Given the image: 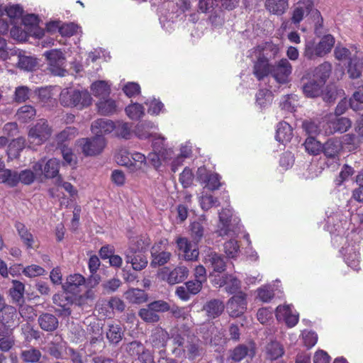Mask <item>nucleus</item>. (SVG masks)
I'll use <instances>...</instances> for the list:
<instances>
[{"instance_id": "obj_39", "label": "nucleus", "mask_w": 363, "mask_h": 363, "mask_svg": "<svg viewBox=\"0 0 363 363\" xmlns=\"http://www.w3.org/2000/svg\"><path fill=\"white\" fill-rule=\"evenodd\" d=\"M121 349L130 357H138L146 347L140 341L133 340L130 342L123 343Z\"/></svg>"}, {"instance_id": "obj_12", "label": "nucleus", "mask_w": 363, "mask_h": 363, "mask_svg": "<svg viewBox=\"0 0 363 363\" xmlns=\"http://www.w3.org/2000/svg\"><path fill=\"white\" fill-rule=\"evenodd\" d=\"M292 72V66L288 60L283 58L271 67V74L279 84H286Z\"/></svg>"}, {"instance_id": "obj_15", "label": "nucleus", "mask_w": 363, "mask_h": 363, "mask_svg": "<svg viewBox=\"0 0 363 363\" xmlns=\"http://www.w3.org/2000/svg\"><path fill=\"white\" fill-rule=\"evenodd\" d=\"M125 262L131 264L133 269L141 271L145 269L148 263L147 257L142 252H135L133 248H128L124 252Z\"/></svg>"}, {"instance_id": "obj_5", "label": "nucleus", "mask_w": 363, "mask_h": 363, "mask_svg": "<svg viewBox=\"0 0 363 363\" xmlns=\"http://www.w3.org/2000/svg\"><path fill=\"white\" fill-rule=\"evenodd\" d=\"M247 295L243 291H238L230 297L226 303V309L231 318L242 316L247 310Z\"/></svg>"}, {"instance_id": "obj_9", "label": "nucleus", "mask_w": 363, "mask_h": 363, "mask_svg": "<svg viewBox=\"0 0 363 363\" xmlns=\"http://www.w3.org/2000/svg\"><path fill=\"white\" fill-rule=\"evenodd\" d=\"M354 240V244H348L346 247L342 248V252L344 253L345 259L347 264L354 270H358L359 262V250L360 241L359 237Z\"/></svg>"}, {"instance_id": "obj_51", "label": "nucleus", "mask_w": 363, "mask_h": 363, "mask_svg": "<svg viewBox=\"0 0 363 363\" xmlns=\"http://www.w3.org/2000/svg\"><path fill=\"white\" fill-rule=\"evenodd\" d=\"M138 315L143 321L147 323H157L160 320V315L152 311L148 304L139 310Z\"/></svg>"}, {"instance_id": "obj_57", "label": "nucleus", "mask_w": 363, "mask_h": 363, "mask_svg": "<svg viewBox=\"0 0 363 363\" xmlns=\"http://www.w3.org/2000/svg\"><path fill=\"white\" fill-rule=\"evenodd\" d=\"M128 116L132 120H138L145 114V109L143 105L135 103L125 108Z\"/></svg>"}, {"instance_id": "obj_1", "label": "nucleus", "mask_w": 363, "mask_h": 363, "mask_svg": "<svg viewBox=\"0 0 363 363\" xmlns=\"http://www.w3.org/2000/svg\"><path fill=\"white\" fill-rule=\"evenodd\" d=\"M92 98L85 89L79 90L69 87L63 89L60 94V104L65 107L77 108L82 110L91 104Z\"/></svg>"}, {"instance_id": "obj_35", "label": "nucleus", "mask_w": 363, "mask_h": 363, "mask_svg": "<svg viewBox=\"0 0 363 363\" xmlns=\"http://www.w3.org/2000/svg\"><path fill=\"white\" fill-rule=\"evenodd\" d=\"M152 137L154 138L152 142L153 151H158L164 160L169 159L171 157L172 151L171 149H167L165 147L164 137L156 133L152 134Z\"/></svg>"}, {"instance_id": "obj_26", "label": "nucleus", "mask_w": 363, "mask_h": 363, "mask_svg": "<svg viewBox=\"0 0 363 363\" xmlns=\"http://www.w3.org/2000/svg\"><path fill=\"white\" fill-rule=\"evenodd\" d=\"M115 129L114 123L112 121L105 118H100L94 121L91 124V131L96 136L108 134Z\"/></svg>"}, {"instance_id": "obj_43", "label": "nucleus", "mask_w": 363, "mask_h": 363, "mask_svg": "<svg viewBox=\"0 0 363 363\" xmlns=\"http://www.w3.org/2000/svg\"><path fill=\"white\" fill-rule=\"evenodd\" d=\"M42 353L36 347H30L26 350H21L20 358L25 363H35L40 361Z\"/></svg>"}, {"instance_id": "obj_18", "label": "nucleus", "mask_w": 363, "mask_h": 363, "mask_svg": "<svg viewBox=\"0 0 363 363\" xmlns=\"http://www.w3.org/2000/svg\"><path fill=\"white\" fill-rule=\"evenodd\" d=\"M276 318L279 321H284L289 328L295 326L298 321V314L294 313L289 305L279 306L276 309Z\"/></svg>"}, {"instance_id": "obj_42", "label": "nucleus", "mask_w": 363, "mask_h": 363, "mask_svg": "<svg viewBox=\"0 0 363 363\" xmlns=\"http://www.w3.org/2000/svg\"><path fill=\"white\" fill-rule=\"evenodd\" d=\"M26 146V139L19 137L13 139L8 145L7 155L10 158H17Z\"/></svg>"}, {"instance_id": "obj_63", "label": "nucleus", "mask_w": 363, "mask_h": 363, "mask_svg": "<svg viewBox=\"0 0 363 363\" xmlns=\"http://www.w3.org/2000/svg\"><path fill=\"white\" fill-rule=\"evenodd\" d=\"M116 160L118 164L128 167L131 170V153L126 150H121L116 155Z\"/></svg>"}, {"instance_id": "obj_49", "label": "nucleus", "mask_w": 363, "mask_h": 363, "mask_svg": "<svg viewBox=\"0 0 363 363\" xmlns=\"http://www.w3.org/2000/svg\"><path fill=\"white\" fill-rule=\"evenodd\" d=\"M190 235L195 243H199L203 239L205 234V228L200 221L192 222L189 225Z\"/></svg>"}, {"instance_id": "obj_13", "label": "nucleus", "mask_w": 363, "mask_h": 363, "mask_svg": "<svg viewBox=\"0 0 363 363\" xmlns=\"http://www.w3.org/2000/svg\"><path fill=\"white\" fill-rule=\"evenodd\" d=\"M35 175L43 174L45 179H52L55 177L59 172V163L55 159L49 160L45 164L44 161H40L33 165Z\"/></svg>"}, {"instance_id": "obj_48", "label": "nucleus", "mask_w": 363, "mask_h": 363, "mask_svg": "<svg viewBox=\"0 0 363 363\" xmlns=\"http://www.w3.org/2000/svg\"><path fill=\"white\" fill-rule=\"evenodd\" d=\"M35 113L36 111L34 107L29 105H25L18 108L16 116L18 121L23 123H26L33 118Z\"/></svg>"}, {"instance_id": "obj_47", "label": "nucleus", "mask_w": 363, "mask_h": 363, "mask_svg": "<svg viewBox=\"0 0 363 363\" xmlns=\"http://www.w3.org/2000/svg\"><path fill=\"white\" fill-rule=\"evenodd\" d=\"M98 111L101 115L107 116L116 111V101L111 99H101L96 104Z\"/></svg>"}, {"instance_id": "obj_44", "label": "nucleus", "mask_w": 363, "mask_h": 363, "mask_svg": "<svg viewBox=\"0 0 363 363\" xmlns=\"http://www.w3.org/2000/svg\"><path fill=\"white\" fill-rule=\"evenodd\" d=\"M125 298L132 303L140 304L147 301L148 296L144 290L130 289L125 292Z\"/></svg>"}, {"instance_id": "obj_54", "label": "nucleus", "mask_w": 363, "mask_h": 363, "mask_svg": "<svg viewBox=\"0 0 363 363\" xmlns=\"http://www.w3.org/2000/svg\"><path fill=\"white\" fill-rule=\"evenodd\" d=\"M24 290L25 286L22 282L16 280L13 281V286L9 292L14 302L19 303L23 301Z\"/></svg>"}, {"instance_id": "obj_58", "label": "nucleus", "mask_w": 363, "mask_h": 363, "mask_svg": "<svg viewBox=\"0 0 363 363\" xmlns=\"http://www.w3.org/2000/svg\"><path fill=\"white\" fill-rule=\"evenodd\" d=\"M197 179L200 182H219L221 177L218 174L208 171L205 167H200L197 170Z\"/></svg>"}, {"instance_id": "obj_55", "label": "nucleus", "mask_w": 363, "mask_h": 363, "mask_svg": "<svg viewBox=\"0 0 363 363\" xmlns=\"http://www.w3.org/2000/svg\"><path fill=\"white\" fill-rule=\"evenodd\" d=\"M362 141L359 136L353 133H347L342 136V143L347 147L349 151L357 150Z\"/></svg>"}, {"instance_id": "obj_62", "label": "nucleus", "mask_w": 363, "mask_h": 363, "mask_svg": "<svg viewBox=\"0 0 363 363\" xmlns=\"http://www.w3.org/2000/svg\"><path fill=\"white\" fill-rule=\"evenodd\" d=\"M62 189L67 191L71 196H75L77 193V190L74 188L71 183H57L56 188H52L49 190L50 196L52 197H59L60 194L57 192L60 191V190Z\"/></svg>"}, {"instance_id": "obj_20", "label": "nucleus", "mask_w": 363, "mask_h": 363, "mask_svg": "<svg viewBox=\"0 0 363 363\" xmlns=\"http://www.w3.org/2000/svg\"><path fill=\"white\" fill-rule=\"evenodd\" d=\"M223 301L213 298L208 301L203 306V311L206 313L208 319H215L222 315L225 309Z\"/></svg>"}, {"instance_id": "obj_4", "label": "nucleus", "mask_w": 363, "mask_h": 363, "mask_svg": "<svg viewBox=\"0 0 363 363\" xmlns=\"http://www.w3.org/2000/svg\"><path fill=\"white\" fill-rule=\"evenodd\" d=\"M78 145L85 156H95L100 154L106 145L104 136L97 135L92 138H81Z\"/></svg>"}, {"instance_id": "obj_7", "label": "nucleus", "mask_w": 363, "mask_h": 363, "mask_svg": "<svg viewBox=\"0 0 363 363\" xmlns=\"http://www.w3.org/2000/svg\"><path fill=\"white\" fill-rule=\"evenodd\" d=\"M352 127V121L347 117L335 116L326 122L323 126L325 134L331 135L335 133H344Z\"/></svg>"}, {"instance_id": "obj_8", "label": "nucleus", "mask_w": 363, "mask_h": 363, "mask_svg": "<svg viewBox=\"0 0 363 363\" xmlns=\"http://www.w3.org/2000/svg\"><path fill=\"white\" fill-rule=\"evenodd\" d=\"M203 187L201 196L200 197V204L203 210L208 211L213 206H218L220 202L216 198L211 194L218 190L221 186L222 183H205Z\"/></svg>"}, {"instance_id": "obj_34", "label": "nucleus", "mask_w": 363, "mask_h": 363, "mask_svg": "<svg viewBox=\"0 0 363 363\" xmlns=\"http://www.w3.org/2000/svg\"><path fill=\"white\" fill-rule=\"evenodd\" d=\"M269 73H271V67L268 63L267 59L264 57H259L253 67V74L260 81Z\"/></svg>"}, {"instance_id": "obj_16", "label": "nucleus", "mask_w": 363, "mask_h": 363, "mask_svg": "<svg viewBox=\"0 0 363 363\" xmlns=\"http://www.w3.org/2000/svg\"><path fill=\"white\" fill-rule=\"evenodd\" d=\"M162 244L163 241L160 240L152 247L150 266L153 268L164 265L170 260L172 257L169 252L162 250L161 245Z\"/></svg>"}, {"instance_id": "obj_37", "label": "nucleus", "mask_w": 363, "mask_h": 363, "mask_svg": "<svg viewBox=\"0 0 363 363\" xmlns=\"http://www.w3.org/2000/svg\"><path fill=\"white\" fill-rule=\"evenodd\" d=\"M323 87V85L313 79L303 84L302 90L306 96L308 98H315L322 94Z\"/></svg>"}, {"instance_id": "obj_23", "label": "nucleus", "mask_w": 363, "mask_h": 363, "mask_svg": "<svg viewBox=\"0 0 363 363\" xmlns=\"http://www.w3.org/2000/svg\"><path fill=\"white\" fill-rule=\"evenodd\" d=\"M85 284V278L79 274H70L62 285L63 291L75 294L79 291V287Z\"/></svg>"}, {"instance_id": "obj_6", "label": "nucleus", "mask_w": 363, "mask_h": 363, "mask_svg": "<svg viewBox=\"0 0 363 363\" xmlns=\"http://www.w3.org/2000/svg\"><path fill=\"white\" fill-rule=\"evenodd\" d=\"M44 56L48 60L49 69L57 76H64L66 72L64 68L65 64V58L63 53L58 50H51L46 51Z\"/></svg>"}, {"instance_id": "obj_45", "label": "nucleus", "mask_w": 363, "mask_h": 363, "mask_svg": "<svg viewBox=\"0 0 363 363\" xmlns=\"http://www.w3.org/2000/svg\"><path fill=\"white\" fill-rule=\"evenodd\" d=\"M155 128V125L151 121H142L139 123L134 130L135 135L140 140H146L152 134L150 133V130Z\"/></svg>"}, {"instance_id": "obj_41", "label": "nucleus", "mask_w": 363, "mask_h": 363, "mask_svg": "<svg viewBox=\"0 0 363 363\" xmlns=\"http://www.w3.org/2000/svg\"><path fill=\"white\" fill-rule=\"evenodd\" d=\"M169 337L170 339H172L174 345L184 347L187 342V340L190 339L191 336L189 335L186 330H181L179 328H174L171 330Z\"/></svg>"}, {"instance_id": "obj_2", "label": "nucleus", "mask_w": 363, "mask_h": 363, "mask_svg": "<svg viewBox=\"0 0 363 363\" xmlns=\"http://www.w3.org/2000/svg\"><path fill=\"white\" fill-rule=\"evenodd\" d=\"M240 219L233 215L230 207L223 208L218 212V223L215 231L219 237H224L235 233L239 228Z\"/></svg>"}, {"instance_id": "obj_22", "label": "nucleus", "mask_w": 363, "mask_h": 363, "mask_svg": "<svg viewBox=\"0 0 363 363\" xmlns=\"http://www.w3.org/2000/svg\"><path fill=\"white\" fill-rule=\"evenodd\" d=\"M255 354V351L254 347L252 345L248 346L244 344H240L234 349L229 351L228 359L238 362L247 356L253 357Z\"/></svg>"}, {"instance_id": "obj_27", "label": "nucleus", "mask_w": 363, "mask_h": 363, "mask_svg": "<svg viewBox=\"0 0 363 363\" xmlns=\"http://www.w3.org/2000/svg\"><path fill=\"white\" fill-rule=\"evenodd\" d=\"M264 7L271 14L280 16L287 11L289 2L288 0H265Z\"/></svg>"}, {"instance_id": "obj_31", "label": "nucleus", "mask_w": 363, "mask_h": 363, "mask_svg": "<svg viewBox=\"0 0 363 363\" xmlns=\"http://www.w3.org/2000/svg\"><path fill=\"white\" fill-rule=\"evenodd\" d=\"M189 269L185 266H177L167 276L166 281L168 284L174 285L182 282L188 277Z\"/></svg>"}, {"instance_id": "obj_30", "label": "nucleus", "mask_w": 363, "mask_h": 363, "mask_svg": "<svg viewBox=\"0 0 363 363\" xmlns=\"http://www.w3.org/2000/svg\"><path fill=\"white\" fill-rule=\"evenodd\" d=\"M332 65L328 62H324L316 67L313 72V79L322 85H325L331 74Z\"/></svg>"}, {"instance_id": "obj_38", "label": "nucleus", "mask_w": 363, "mask_h": 363, "mask_svg": "<svg viewBox=\"0 0 363 363\" xmlns=\"http://www.w3.org/2000/svg\"><path fill=\"white\" fill-rule=\"evenodd\" d=\"M303 55L304 57L309 60H314L318 57H324L318 43L312 40L306 42Z\"/></svg>"}, {"instance_id": "obj_33", "label": "nucleus", "mask_w": 363, "mask_h": 363, "mask_svg": "<svg viewBox=\"0 0 363 363\" xmlns=\"http://www.w3.org/2000/svg\"><path fill=\"white\" fill-rule=\"evenodd\" d=\"M293 137L291 126L285 121L279 122L277 127L275 138L279 143L289 142Z\"/></svg>"}, {"instance_id": "obj_3", "label": "nucleus", "mask_w": 363, "mask_h": 363, "mask_svg": "<svg viewBox=\"0 0 363 363\" xmlns=\"http://www.w3.org/2000/svg\"><path fill=\"white\" fill-rule=\"evenodd\" d=\"M52 128L46 119L40 118L33 124L28 130V139L31 143L40 145L52 135Z\"/></svg>"}, {"instance_id": "obj_64", "label": "nucleus", "mask_w": 363, "mask_h": 363, "mask_svg": "<svg viewBox=\"0 0 363 363\" xmlns=\"http://www.w3.org/2000/svg\"><path fill=\"white\" fill-rule=\"evenodd\" d=\"M358 102L363 104V84L359 86L357 90L353 93L352 97L350 100L351 108L354 111L357 110L358 108Z\"/></svg>"}, {"instance_id": "obj_50", "label": "nucleus", "mask_w": 363, "mask_h": 363, "mask_svg": "<svg viewBox=\"0 0 363 363\" xmlns=\"http://www.w3.org/2000/svg\"><path fill=\"white\" fill-rule=\"evenodd\" d=\"M78 135V130L74 126H68L60 132L55 138L58 145H62L65 142L72 140Z\"/></svg>"}, {"instance_id": "obj_60", "label": "nucleus", "mask_w": 363, "mask_h": 363, "mask_svg": "<svg viewBox=\"0 0 363 363\" xmlns=\"http://www.w3.org/2000/svg\"><path fill=\"white\" fill-rule=\"evenodd\" d=\"M133 243H131L128 248H133L135 252H142L146 250L148 246L150 245V239L145 235H141L137 237L133 240Z\"/></svg>"}, {"instance_id": "obj_14", "label": "nucleus", "mask_w": 363, "mask_h": 363, "mask_svg": "<svg viewBox=\"0 0 363 363\" xmlns=\"http://www.w3.org/2000/svg\"><path fill=\"white\" fill-rule=\"evenodd\" d=\"M0 182H34V174L30 169L21 172L5 169L0 171Z\"/></svg>"}, {"instance_id": "obj_29", "label": "nucleus", "mask_w": 363, "mask_h": 363, "mask_svg": "<svg viewBox=\"0 0 363 363\" xmlns=\"http://www.w3.org/2000/svg\"><path fill=\"white\" fill-rule=\"evenodd\" d=\"M342 150L341 142L336 138H330L322 145V151L325 157L335 159L338 157Z\"/></svg>"}, {"instance_id": "obj_61", "label": "nucleus", "mask_w": 363, "mask_h": 363, "mask_svg": "<svg viewBox=\"0 0 363 363\" xmlns=\"http://www.w3.org/2000/svg\"><path fill=\"white\" fill-rule=\"evenodd\" d=\"M335 44V38L330 35H325L320 42L318 43L319 48L320 49L323 54L326 55L329 52H330L332 48H333Z\"/></svg>"}, {"instance_id": "obj_56", "label": "nucleus", "mask_w": 363, "mask_h": 363, "mask_svg": "<svg viewBox=\"0 0 363 363\" xmlns=\"http://www.w3.org/2000/svg\"><path fill=\"white\" fill-rule=\"evenodd\" d=\"M304 146L306 151L312 155H317L322 151V144L313 136L306 138Z\"/></svg>"}, {"instance_id": "obj_59", "label": "nucleus", "mask_w": 363, "mask_h": 363, "mask_svg": "<svg viewBox=\"0 0 363 363\" xmlns=\"http://www.w3.org/2000/svg\"><path fill=\"white\" fill-rule=\"evenodd\" d=\"M21 332L26 341L30 342L33 340L40 338V332L34 329L33 326L29 323H26L21 325Z\"/></svg>"}, {"instance_id": "obj_10", "label": "nucleus", "mask_w": 363, "mask_h": 363, "mask_svg": "<svg viewBox=\"0 0 363 363\" xmlns=\"http://www.w3.org/2000/svg\"><path fill=\"white\" fill-rule=\"evenodd\" d=\"M203 262L213 272L222 273L226 269L225 258L216 251L208 249L205 252Z\"/></svg>"}, {"instance_id": "obj_11", "label": "nucleus", "mask_w": 363, "mask_h": 363, "mask_svg": "<svg viewBox=\"0 0 363 363\" xmlns=\"http://www.w3.org/2000/svg\"><path fill=\"white\" fill-rule=\"evenodd\" d=\"M213 282L219 287L224 286L225 291L229 294H236L241 291V281L235 275L224 274L222 276L216 277Z\"/></svg>"}, {"instance_id": "obj_17", "label": "nucleus", "mask_w": 363, "mask_h": 363, "mask_svg": "<svg viewBox=\"0 0 363 363\" xmlns=\"http://www.w3.org/2000/svg\"><path fill=\"white\" fill-rule=\"evenodd\" d=\"M313 11V4L308 1H299L294 5L291 11V23L298 26L303 21L305 16H308Z\"/></svg>"}, {"instance_id": "obj_52", "label": "nucleus", "mask_w": 363, "mask_h": 363, "mask_svg": "<svg viewBox=\"0 0 363 363\" xmlns=\"http://www.w3.org/2000/svg\"><path fill=\"white\" fill-rule=\"evenodd\" d=\"M273 94L267 89H260L256 94V103L260 108H264L271 104Z\"/></svg>"}, {"instance_id": "obj_21", "label": "nucleus", "mask_w": 363, "mask_h": 363, "mask_svg": "<svg viewBox=\"0 0 363 363\" xmlns=\"http://www.w3.org/2000/svg\"><path fill=\"white\" fill-rule=\"evenodd\" d=\"M170 339L169 333L161 327L155 328L150 337L152 346L156 349L164 348Z\"/></svg>"}, {"instance_id": "obj_19", "label": "nucleus", "mask_w": 363, "mask_h": 363, "mask_svg": "<svg viewBox=\"0 0 363 363\" xmlns=\"http://www.w3.org/2000/svg\"><path fill=\"white\" fill-rule=\"evenodd\" d=\"M184 350L186 358L191 361L199 357L205 352L201 341L194 336H191L190 339L187 340Z\"/></svg>"}, {"instance_id": "obj_46", "label": "nucleus", "mask_w": 363, "mask_h": 363, "mask_svg": "<svg viewBox=\"0 0 363 363\" xmlns=\"http://www.w3.org/2000/svg\"><path fill=\"white\" fill-rule=\"evenodd\" d=\"M266 354L267 358L275 360L283 356L284 349L279 342L276 340L271 341L266 346Z\"/></svg>"}, {"instance_id": "obj_36", "label": "nucleus", "mask_w": 363, "mask_h": 363, "mask_svg": "<svg viewBox=\"0 0 363 363\" xmlns=\"http://www.w3.org/2000/svg\"><path fill=\"white\" fill-rule=\"evenodd\" d=\"M15 228L21 241L26 246V247L28 249L33 248V244L35 242L33 235L26 227V225L21 222H16L15 223Z\"/></svg>"}, {"instance_id": "obj_24", "label": "nucleus", "mask_w": 363, "mask_h": 363, "mask_svg": "<svg viewBox=\"0 0 363 363\" xmlns=\"http://www.w3.org/2000/svg\"><path fill=\"white\" fill-rule=\"evenodd\" d=\"M68 294L64 291L63 294H56L52 296L53 303L62 308L60 314L64 316H69L72 313L70 306L73 303V297Z\"/></svg>"}, {"instance_id": "obj_40", "label": "nucleus", "mask_w": 363, "mask_h": 363, "mask_svg": "<svg viewBox=\"0 0 363 363\" xmlns=\"http://www.w3.org/2000/svg\"><path fill=\"white\" fill-rule=\"evenodd\" d=\"M91 90L94 96L101 99L108 98L111 93L110 86L105 81H97L91 86Z\"/></svg>"}, {"instance_id": "obj_53", "label": "nucleus", "mask_w": 363, "mask_h": 363, "mask_svg": "<svg viewBox=\"0 0 363 363\" xmlns=\"http://www.w3.org/2000/svg\"><path fill=\"white\" fill-rule=\"evenodd\" d=\"M18 57V67L21 69L25 71H33L37 67L38 62L36 59L31 56L19 55Z\"/></svg>"}, {"instance_id": "obj_32", "label": "nucleus", "mask_w": 363, "mask_h": 363, "mask_svg": "<svg viewBox=\"0 0 363 363\" xmlns=\"http://www.w3.org/2000/svg\"><path fill=\"white\" fill-rule=\"evenodd\" d=\"M124 335V330L118 324L108 325V329L106 336L110 345L116 346L122 340Z\"/></svg>"}, {"instance_id": "obj_25", "label": "nucleus", "mask_w": 363, "mask_h": 363, "mask_svg": "<svg viewBox=\"0 0 363 363\" xmlns=\"http://www.w3.org/2000/svg\"><path fill=\"white\" fill-rule=\"evenodd\" d=\"M38 323L40 328L46 332L55 331L59 325L57 318L49 313H43L38 316Z\"/></svg>"}, {"instance_id": "obj_28", "label": "nucleus", "mask_w": 363, "mask_h": 363, "mask_svg": "<svg viewBox=\"0 0 363 363\" xmlns=\"http://www.w3.org/2000/svg\"><path fill=\"white\" fill-rule=\"evenodd\" d=\"M176 242L179 250L184 252L186 260H194L198 257L199 250L192 247V244L186 238H179Z\"/></svg>"}]
</instances>
